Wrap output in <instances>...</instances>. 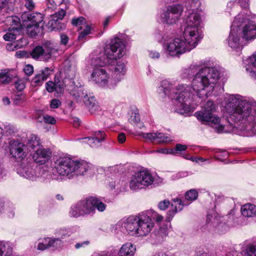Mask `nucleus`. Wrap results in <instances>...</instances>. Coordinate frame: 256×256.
Returning a JSON list of instances; mask_svg holds the SVG:
<instances>
[{
  "label": "nucleus",
  "mask_w": 256,
  "mask_h": 256,
  "mask_svg": "<svg viewBox=\"0 0 256 256\" xmlns=\"http://www.w3.org/2000/svg\"><path fill=\"white\" fill-rule=\"evenodd\" d=\"M44 121L46 124H54L56 122V120L54 117H52L48 115L44 116Z\"/></svg>",
  "instance_id": "nucleus-59"
},
{
  "label": "nucleus",
  "mask_w": 256,
  "mask_h": 256,
  "mask_svg": "<svg viewBox=\"0 0 256 256\" xmlns=\"http://www.w3.org/2000/svg\"><path fill=\"white\" fill-rule=\"evenodd\" d=\"M154 36L158 42H161L162 40H164V42H168V40H166V35L162 31H157L155 33Z\"/></svg>",
  "instance_id": "nucleus-48"
},
{
  "label": "nucleus",
  "mask_w": 256,
  "mask_h": 256,
  "mask_svg": "<svg viewBox=\"0 0 256 256\" xmlns=\"http://www.w3.org/2000/svg\"><path fill=\"white\" fill-rule=\"evenodd\" d=\"M21 32L15 30L13 28H8L6 34L3 36V38L7 42H13L20 36Z\"/></svg>",
  "instance_id": "nucleus-31"
},
{
  "label": "nucleus",
  "mask_w": 256,
  "mask_h": 256,
  "mask_svg": "<svg viewBox=\"0 0 256 256\" xmlns=\"http://www.w3.org/2000/svg\"><path fill=\"white\" fill-rule=\"evenodd\" d=\"M24 147L25 146L24 144L18 142H14L11 145L10 148V155L16 161L20 162L26 157V153L24 151Z\"/></svg>",
  "instance_id": "nucleus-20"
},
{
  "label": "nucleus",
  "mask_w": 256,
  "mask_h": 256,
  "mask_svg": "<svg viewBox=\"0 0 256 256\" xmlns=\"http://www.w3.org/2000/svg\"><path fill=\"white\" fill-rule=\"evenodd\" d=\"M68 122L74 124L76 127L79 126L80 124V120L76 117H70L68 119Z\"/></svg>",
  "instance_id": "nucleus-58"
},
{
  "label": "nucleus",
  "mask_w": 256,
  "mask_h": 256,
  "mask_svg": "<svg viewBox=\"0 0 256 256\" xmlns=\"http://www.w3.org/2000/svg\"><path fill=\"white\" fill-rule=\"evenodd\" d=\"M234 21L238 23V32L246 42H250L256 38V24L254 22L244 18L242 14L236 16Z\"/></svg>",
  "instance_id": "nucleus-11"
},
{
  "label": "nucleus",
  "mask_w": 256,
  "mask_h": 256,
  "mask_svg": "<svg viewBox=\"0 0 256 256\" xmlns=\"http://www.w3.org/2000/svg\"><path fill=\"white\" fill-rule=\"evenodd\" d=\"M90 170V164L85 160H78L65 154V177L68 178L85 176Z\"/></svg>",
  "instance_id": "nucleus-8"
},
{
  "label": "nucleus",
  "mask_w": 256,
  "mask_h": 256,
  "mask_svg": "<svg viewBox=\"0 0 256 256\" xmlns=\"http://www.w3.org/2000/svg\"><path fill=\"white\" fill-rule=\"evenodd\" d=\"M238 23L234 21L230 27V30L229 36L226 40L228 46L234 50L240 51L242 48V45L240 42V36L238 32Z\"/></svg>",
  "instance_id": "nucleus-14"
},
{
  "label": "nucleus",
  "mask_w": 256,
  "mask_h": 256,
  "mask_svg": "<svg viewBox=\"0 0 256 256\" xmlns=\"http://www.w3.org/2000/svg\"><path fill=\"white\" fill-rule=\"evenodd\" d=\"M24 70L27 76H31L34 72V68L32 66L28 64L24 67Z\"/></svg>",
  "instance_id": "nucleus-57"
},
{
  "label": "nucleus",
  "mask_w": 256,
  "mask_h": 256,
  "mask_svg": "<svg viewBox=\"0 0 256 256\" xmlns=\"http://www.w3.org/2000/svg\"><path fill=\"white\" fill-rule=\"evenodd\" d=\"M40 144V138L35 134H31L30 138L28 140V146L34 149L36 146H38Z\"/></svg>",
  "instance_id": "nucleus-39"
},
{
  "label": "nucleus",
  "mask_w": 256,
  "mask_h": 256,
  "mask_svg": "<svg viewBox=\"0 0 256 256\" xmlns=\"http://www.w3.org/2000/svg\"><path fill=\"white\" fill-rule=\"evenodd\" d=\"M138 136L144 139L150 140L152 142L162 143L168 142L172 140L170 136L162 132H140Z\"/></svg>",
  "instance_id": "nucleus-17"
},
{
  "label": "nucleus",
  "mask_w": 256,
  "mask_h": 256,
  "mask_svg": "<svg viewBox=\"0 0 256 256\" xmlns=\"http://www.w3.org/2000/svg\"><path fill=\"white\" fill-rule=\"evenodd\" d=\"M136 248L131 242H126L124 244L118 251L119 256H133L136 252Z\"/></svg>",
  "instance_id": "nucleus-28"
},
{
  "label": "nucleus",
  "mask_w": 256,
  "mask_h": 256,
  "mask_svg": "<svg viewBox=\"0 0 256 256\" xmlns=\"http://www.w3.org/2000/svg\"><path fill=\"white\" fill-rule=\"evenodd\" d=\"M16 88L19 92H21L25 88V84L22 80H18L14 83Z\"/></svg>",
  "instance_id": "nucleus-51"
},
{
  "label": "nucleus",
  "mask_w": 256,
  "mask_h": 256,
  "mask_svg": "<svg viewBox=\"0 0 256 256\" xmlns=\"http://www.w3.org/2000/svg\"><path fill=\"white\" fill-rule=\"evenodd\" d=\"M45 86L48 92H55L57 94H62L64 92V79L62 78L60 73H58L55 75L54 82L49 80Z\"/></svg>",
  "instance_id": "nucleus-16"
},
{
  "label": "nucleus",
  "mask_w": 256,
  "mask_h": 256,
  "mask_svg": "<svg viewBox=\"0 0 256 256\" xmlns=\"http://www.w3.org/2000/svg\"><path fill=\"white\" fill-rule=\"evenodd\" d=\"M129 121L130 122L134 124L138 123V122H140V117L137 110L132 112L131 113Z\"/></svg>",
  "instance_id": "nucleus-45"
},
{
  "label": "nucleus",
  "mask_w": 256,
  "mask_h": 256,
  "mask_svg": "<svg viewBox=\"0 0 256 256\" xmlns=\"http://www.w3.org/2000/svg\"><path fill=\"white\" fill-rule=\"evenodd\" d=\"M12 100L16 104H20L26 100V96L22 93L18 94L14 96Z\"/></svg>",
  "instance_id": "nucleus-43"
},
{
  "label": "nucleus",
  "mask_w": 256,
  "mask_h": 256,
  "mask_svg": "<svg viewBox=\"0 0 256 256\" xmlns=\"http://www.w3.org/2000/svg\"><path fill=\"white\" fill-rule=\"evenodd\" d=\"M234 210L232 209L229 213L222 218L218 213L215 212H212L207 215L206 226L204 228L208 230L210 232H217L222 234L224 232L228 229V226L225 223L222 222V218H228V222L234 220Z\"/></svg>",
  "instance_id": "nucleus-9"
},
{
  "label": "nucleus",
  "mask_w": 256,
  "mask_h": 256,
  "mask_svg": "<svg viewBox=\"0 0 256 256\" xmlns=\"http://www.w3.org/2000/svg\"><path fill=\"white\" fill-rule=\"evenodd\" d=\"M170 202L168 200H164L159 202L158 206L160 210H166L170 206Z\"/></svg>",
  "instance_id": "nucleus-55"
},
{
  "label": "nucleus",
  "mask_w": 256,
  "mask_h": 256,
  "mask_svg": "<svg viewBox=\"0 0 256 256\" xmlns=\"http://www.w3.org/2000/svg\"><path fill=\"white\" fill-rule=\"evenodd\" d=\"M76 71V61L74 56H70L65 60V89L67 91L68 86H70L72 82L74 81L76 84L77 81L80 82L78 80L74 78Z\"/></svg>",
  "instance_id": "nucleus-15"
},
{
  "label": "nucleus",
  "mask_w": 256,
  "mask_h": 256,
  "mask_svg": "<svg viewBox=\"0 0 256 256\" xmlns=\"http://www.w3.org/2000/svg\"><path fill=\"white\" fill-rule=\"evenodd\" d=\"M168 225H164L160 227L157 233L156 234V238L159 242H162L164 237L168 236Z\"/></svg>",
  "instance_id": "nucleus-37"
},
{
  "label": "nucleus",
  "mask_w": 256,
  "mask_h": 256,
  "mask_svg": "<svg viewBox=\"0 0 256 256\" xmlns=\"http://www.w3.org/2000/svg\"><path fill=\"white\" fill-rule=\"evenodd\" d=\"M120 180L115 176L108 177L106 180V184L109 189L112 190L115 188H118Z\"/></svg>",
  "instance_id": "nucleus-35"
},
{
  "label": "nucleus",
  "mask_w": 256,
  "mask_h": 256,
  "mask_svg": "<svg viewBox=\"0 0 256 256\" xmlns=\"http://www.w3.org/2000/svg\"><path fill=\"white\" fill-rule=\"evenodd\" d=\"M188 146L185 144H178L176 145L175 149L173 150L174 153L172 154H181L182 152L186 150Z\"/></svg>",
  "instance_id": "nucleus-47"
},
{
  "label": "nucleus",
  "mask_w": 256,
  "mask_h": 256,
  "mask_svg": "<svg viewBox=\"0 0 256 256\" xmlns=\"http://www.w3.org/2000/svg\"><path fill=\"white\" fill-rule=\"evenodd\" d=\"M10 28L20 32H22L24 28H26L22 19L20 20L18 16H12L10 17Z\"/></svg>",
  "instance_id": "nucleus-30"
},
{
  "label": "nucleus",
  "mask_w": 256,
  "mask_h": 256,
  "mask_svg": "<svg viewBox=\"0 0 256 256\" xmlns=\"http://www.w3.org/2000/svg\"><path fill=\"white\" fill-rule=\"evenodd\" d=\"M148 54L150 58L154 60H158L160 58V54L156 50H148Z\"/></svg>",
  "instance_id": "nucleus-53"
},
{
  "label": "nucleus",
  "mask_w": 256,
  "mask_h": 256,
  "mask_svg": "<svg viewBox=\"0 0 256 256\" xmlns=\"http://www.w3.org/2000/svg\"><path fill=\"white\" fill-rule=\"evenodd\" d=\"M126 134L123 132L120 133L118 136V142L120 144H122L126 141Z\"/></svg>",
  "instance_id": "nucleus-61"
},
{
  "label": "nucleus",
  "mask_w": 256,
  "mask_h": 256,
  "mask_svg": "<svg viewBox=\"0 0 256 256\" xmlns=\"http://www.w3.org/2000/svg\"><path fill=\"white\" fill-rule=\"evenodd\" d=\"M61 104V102L58 99H52L50 102V107L52 108H57Z\"/></svg>",
  "instance_id": "nucleus-56"
},
{
  "label": "nucleus",
  "mask_w": 256,
  "mask_h": 256,
  "mask_svg": "<svg viewBox=\"0 0 256 256\" xmlns=\"http://www.w3.org/2000/svg\"><path fill=\"white\" fill-rule=\"evenodd\" d=\"M156 176L146 170H140L136 172L130 179L129 186L131 190H136L154 186L157 182Z\"/></svg>",
  "instance_id": "nucleus-10"
},
{
  "label": "nucleus",
  "mask_w": 256,
  "mask_h": 256,
  "mask_svg": "<svg viewBox=\"0 0 256 256\" xmlns=\"http://www.w3.org/2000/svg\"><path fill=\"white\" fill-rule=\"evenodd\" d=\"M238 8V5L234 2H230L227 5L226 10L231 15L232 11H236V9Z\"/></svg>",
  "instance_id": "nucleus-52"
},
{
  "label": "nucleus",
  "mask_w": 256,
  "mask_h": 256,
  "mask_svg": "<svg viewBox=\"0 0 256 256\" xmlns=\"http://www.w3.org/2000/svg\"><path fill=\"white\" fill-rule=\"evenodd\" d=\"M30 56L34 60H38L40 56H45L44 48L42 46H35L30 53Z\"/></svg>",
  "instance_id": "nucleus-34"
},
{
  "label": "nucleus",
  "mask_w": 256,
  "mask_h": 256,
  "mask_svg": "<svg viewBox=\"0 0 256 256\" xmlns=\"http://www.w3.org/2000/svg\"><path fill=\"white\" fill-rule=\"evenodd\" d=\"M241 212L244 216L252 218L256 216V206L246 204L241 207Z\"/></svg>",
  "instance_id": "nucleus-29"
},
{
  "label": "nucleus",
  "mask_w": 256,
  "mask_h": 256,
  "mask_svg": "<svg viewBox=\"0 0 256 256\" xmlns=\"http://www.w3.org/2000/svg\"><path fill=\"white\" fill-rule=\"evenodd\" d=\"M152 218L158 222H162L164 218L162 216L160 215L159 214H157L156 212H154L153 213Z\"/></svg>",
  "instance_id": "nucleus-62"
},
{
  "label": "nucleus",
  "mask_w": 256,
  "mask_h": 256,
  "mask_svg": "<svg viewBox=\"0 0 256 256\" xmlns=\"http://www.w3.org/2000/svg\"><path fill=\"white\" fill-rule=\"evenodd\" d=\"M11 81V78L8 76L6 70H2L0 71V82L1 84H6Z\"/></svg>",
  "instance_id": "nucleus-42"
},
{
  "label": "nucleus",
  "mask_w": 256,
  "mask_h": 256,
  "mask_svg": "<svg viewBox=\"0 0 256 256\" xmlns=\"http://www.w3.org/2000/svg\"><path fill=\"white\" fill-rule=\"evenodd\" d=\"M200 2L198 0H189L186 4V7L187 8V10H188V14L187 16L186 19L188 18L190 16H191L192 14H196L200 18V26L201 28V30H202V19L200 16V14H198L196 10L200 7Z\"/></svg>",
  "instance_id": "nucleus-26"
},
{
  "label": "nucleus",
  "mask_w": 256,
  "mask_h": 256,
  "mask_svg": "<svg viewBox=\"0 0 256 256\" xmlns=\"http://www.w3.org/2000/svg\"><path fill=\"white\" fill-rule=\"evenodd\" d=\"M44 46V47L45 56L46 58H50L52 56V54L56 51V50L54 48V44L50 41L46 42Z\"/></svg>",
  "instance_id": "nucleus-36"
},
{
  "label": "nucleus",
  "mask_w": 256,
  "mask_h": 256,
  "mask_svg": "<svg viewBox=\"0 0 256 256\" xmlns=\"http://www.w3.org/2000/svg\"><path fill=\"white\" fill-rule=\"evenodd\" d=\"M202 65H204V64L201 62L200 64L192 63L187 68H182L180 73L181 78L182 80L193 78L201 69V66Z\"/></svg>",
  "instance_id": "nucleus-19"
},
{
  "label": "nucleus",
  "mask_w": 256,
  "mask_h": 256,
  "mask_svg": "<svg viewBox=\"0 0 256 256\" xmlns=\"http://www.w3.org/2000/svg\"><path fill=\"white\" fill-rule=\"evenodd\" d=\"M92 137L96 139L99 140L101 142H104L106 138V133L102 130L96 131L93 132Z\"/></svg>",
  "instance_id": "nucleus-44"
},
{
  "label": "nucleus",
  "mask_w": 256,
  "mask_h": 256,
  "mask_svg": "<svg viewBox=\"0 0 256 256\" xmlns=\"http://www.w3.org/2000/svg\"><path fill=\"white\" fill-rule=\"evenodd\" d=\"M53 69L46 67L38 73L35 75L31 81V84L32 86L36 87L42 84L44 81L52 74Z\"/></svg>",
  "instance_id": "nucleus-23"
},
{
  "label": "nucleus",
  "mask_w": 256,
  "mask_h": 256,
  "mask_svg": "<svg viewBox=\"0 0 256 256\" xmlns=\"http://www.w3.org/2000/svg\"><path fill=\"white\" fill-rule=\"evenodd\" d=\"M51 155L50 148H38L35 151L32 158L36 162L44 164L50 158Z\"/></svg>",
  "instance_id": "nucleus-22"
},
{
  "label": "nucleus",
  "mask_w": 256,
  "mask_h": 256,
  "mask_svg": "<svg viewBox=\"0 0 256 256\" xmlns=\"http://www.w3.org/2000/svg\"><path fill=\"white\" fill-rule=\"evenodd\" d=\"M184 11L182 4H176L166 7L160 15V20L163 24L173 26L178 22Z\"/></svg>",
  "instance_id": "nucleus-13"
},
{
  "label": "nucleus",
  "mask_w": 256,
  "mask_h": 256,
  "mask_svg": "<svg viewBox=\"0 0 256 256\" xmlns=\"http://www.w3.org/2000/svg\"><path fill=\"white\" fill-rule=\"evenodd\" d=\"M26 7L29 10H32L35 8V4L33 0H26Z\"/></svg>",
  "instance_id": "nucleus-60"
},
{
  "label": "nucleus",
  "mask_w": 256,
  "mask_h": 256,
  "mask_svg": "<svg viewBox=\"0 0 256 256\" xmlns=\"http://www.w3.org/2000/svg\"><path fill=\"white\" fill-rule=\"evenodd\" d=\"M21 18L30 36L34 38L42 32L44 26V15L42 14L26 12L22 14Z\"/></svg>",
  "instance_id": "nucleus-7"
},
{
  "label": "nucleus",
  "mask_w": 256,
  "mask_h": 256,
  "mask_svg": "<svg viewBox=\"0 0 256 256\" xmlns=\"http://www.w3.org/2000/svg\"><path fill=\"white\" fill-rule=\"evenodd\" d=\"M88 241H84L82 242L77 243L75 244V248L77 249H78L80 248L84 247L85 245H88L89 244Z\"/></svg>",
  "instance_id": "nucleus-64"
},
{
  "label": "nucleus",
  "mask_w": 256,
  "mask_h": 256,
  "mask_svg": "<svg viewBox=\"0 0 256 256\" xmlns=\"http://www.w3.org/2000/svg\"><path fill=\"white\" fill-rule=\"evenodd\" d=\"M244 67L247 74L256 83V52L245 60Z\"/></svg>",
  "instance_id": "nucleus-24"
},
{
  "label": "nucleus",
  "mask_w": 256,
  "mask_h": 256,
  "mask_svg": "<svg viewBox=\"0 0 256 256\" xmlns=\"http://www.w3.org/2000/svg\"><path fill=\"white\" fill-rule=\"evenodd\" d=\"M51 19L46 24V26L52 30H60L62 29L64 24L60 20H62L64 18V10L62 9L58 12H56L52 15Z\"/></svg>",
  "instance_id": "nucleus-18"
},
{
  "label": "nucleus",
  "mask_w": 256,
  "mask_h": 256,
  "mask_svg": "<svg viewBox=\"0 0 256 256\" xmlns=\"http://www.w3.org/2000/svg\"><path fill=\"white\" fill-rule=\"evenodd\" d=\"M244 256H256V241L247 244L242 250Z\"/></svg>",
  "instance_id": "nucleus-32"
},
{
  "label": "nucleus",
  "mask_w": 256,
  "mask_h": 256,
  "mask_svg": "<svg viewBox=\"0 0 256 256\" xmlns=\"http://www.w3.org/2000/svg\"><path fill=\"white\" fill-rule=\"evenodd\" d=\"M200 20L198 15L192 14L185 21L182 31L183 38H176L163 43L164 48L168 54L173 57H179L198 45L204 36Z\"/></svg>",
  "instance_id": "nucleus-4"
},
{
  "label": "nucleus",
  "mask_w": 256,
  "mask_h": 256,
  "mask_svg": "<svg viewBox=\"0 0 256 256\" xmlns=\"http://www.w3.org/2000/svg\"><path fill=\"white\" fill-rule=\"evenodd\" d=\"M126 71V64L122 61H118L114 68L112 76L113 82H115L116 86L118 83L124 78Z\"/></svg>",
  "instance_id": "nucleus-25"
},
{
  "label": "nucleus",
  "mask_w": 256,
  "mask_h": 256,
  "mask_svg": "<svg viewBox=\"0 0 256 256\" xmlns=\"http://www.w3.org/2000/svg\"><path fill=\"white\" fill-rule=\"evenodd\" d=\"M90 26H86V28L79 34L78 37V40H80L85 38L87 35L90 33Z\"/></svg>",
  "instance_id": "nucleus-49"
},
{
  "label": "nucleus",
  "mask_w": 256,
  "mask_h": 256,
  "mask_svg": "<svg viewBox=\"0 0 256 256\" xmlns=\"http://www.w3.org/2000/svg\"><path fill=\"white\" fill-rule=\"evenodd\" d=\"M92 203L94 209V213L96 208L100 212H104L106 208V205L98 198L92 196Z\"/></svg>",
  "instance_id": "nucleus-33"
},
{
  "label": "nucleus",
  "mask_w": 256,
  "mask_h": 256,
  "mask_svg": "<svg viewBox=\"0 0 256 256\" xmlns=\"http://www.w3.org/2000/svg\"><path fill=\"white\" fill-rule=\"evenodd\" d=\"M151 153L153 152H158V153H161L164 154H172V153H174L173 150L172 149H166V148H159L156 150H153L150 151Z\"/></svg>",
  "instance_id": "nucleus-54"
},
{
  "label": "nucleus",
  "mask_w": 256,
  "mask_h": 256,
  "mask_svg": "<svg viewBox=\"0 0 256 256\" xmlns=\"http://www.w3.org/2000/svg\"><path fill=\"white\" fill-rule=\"evenodd\" d=\"M46 4L49 8L54 9L56 8V4L54 0H46Z\"/></svg>",
  "instance_id": "nucleus-63"
},
{
  "label": "nucleus",
  "mask_w": 256,
  "mask_h": 256,
  "mask_svg": "<svg viewBox=\"0 0 256 256\" xmlns=\"http://www.w3.org/2000/svg\"><path fill=\"white\" fill-rule=\"evenodd\" d=\"M72 23L73 25L76 26H80L82 28V26L86 24V20L83 17H79L72 20Z\"/></svg>",
  "instance_id": "nucleus-46"
},
{
  "label": "nucleus",
  "mask_w": 256,
  "mask_h": 256,
  "mask_svg": "<svg viewBox=\"0 0 256 256\" xmlns=\"http://www.w3.org/2000/svg\"><path fill=\"white\" fill-rule=\"evenodd\" d=\"M62 241L58 238L50 239L49 238L44 239L42 242H40L38 246V249L44 250L50 247H55L60 246L62 244Z\"/></svg>",
  "instance_id": "nucleus-27"
},
{
  "label": "nucleus",
  "mask_w": 256,
  "mask_h": 256,
  "mask_svg": "<svg viewBox=\"0 0 256 256\" xmlns=\"http://www.w3.org/2000/svg\"><path fill=\"white\" fill-rule=\"evenodd\" d=\"M220 72L215 66H204L194 77L191 86L179 84L174 86L168 80L160 82L158 92L162 96H168L174 100L175 112L184 114L190 112V105L195 96H208L218 86Z\"/></svg>",
  "instance_id": "nucleus-2"
},
{
  "label": "nucleus",
  "mask_w": 256,
  "mask_h": 256,
  "mask_svg": "<svg viewBox=\"0 0 256 256\" xmlns=\"http://www.w3.org/2000/svg\"><path fill=\"white\" fill-rule=\"evenodd\" d=\"M94 214V209L92 203V198L81 199L73 204L70 207L68 215L71 218H78Z\"/></svg>",
  "instance_id": "nucleus-12"
},
{
  "label": "nucleus",
  "mask_w": 256,
  "mask_h": 256,
  "mask_svg": "<svg viewBox=\"0 0 256 256\" xmlns=\"http://www.w3.org/2000/svg\"><path fill=\"white\" fill-rule=\"evenodd\" d=\"M222 104L226 124H222L221 118L214 114L217 106L211 100H208L194 116L204 124L215 126L218 133L230 132L236 128V124H243L236 129L238 135L247 137L256 135V100L239 94H226Z\"/></svg>",
  "instance_id": "nucleus-1"
},
{
  "label": "nucleus",
  "mask_w": 256,
  "mask_h": 256,
  "mask_svg": "<svg viewBox=\"0 0 256 256\" xmlns=\"http://www.w3.org/2000/svg\"><path fill=\"white\" fill-rule=\"evenodd\" d=\"M198 195V192L195 190H190L186 192L185 199L186 200L191 202L196 199Z\"/></svg>",
  "instance_id": "nucleus-41"
},
{
  "label": "nucleus",
  "mask_w": 256,
  "mask_h": 256,
  "mask_svg": "<svg viewBox=\"0 0 256 256\" xmlns=\"http://www.w3.org/2000/svg\"><path fill=\"white\" fill-rule=\"evenodd\" d=\"M126 45L117 37L112 38L103 52H94L90 56V64L92 68L90 80L102 88H114L116 86L110 71L105 66L112 64L115 60L120 58L126 53Z\"/></svg>",
  "instance_id": "nucleus-3"
},
{
  "label": "nucleus",
  "mask_w": 256,
  "mask_h": 256,
  "mask_svg": "<svg viewBox=\"0 0 256 256\" xmlns=\"http://www.w3.org/2000/svg\"><path fill=\"white\" fill-rule=\"evenodd\" d=\"M82 140H88V143L92 148H97L102 146V142L92 136L82 138Z\"/></svg>",
  "instance_id": "nucleus-40"
},
{
  "label": "nucleus",
  "mask_w": 256,
  "mask_h": 256,
  "mask_svg": "<svg viewBox=\"0 0 256 256\" xmlns=\"http://www.w3.org/2000/svg\"><path fill=\"white\" fill-rule=\"evenodd\" d=\"M194 162L200 165H202L204 162H206L207 164H210L212 162L210 158H206L202 157L196 156L194 159Z\"/></svg>",
  "instance_id": "nucleus-50"
},
{
  "label": "nucleus",
  "mask_w": 256,
  "mask_h": 256,
  "mask_svg": "<svg viewBox=\"0 0 256 256\" xmlns=\"http://www.w3.org/2000/svg\"><path fill=\"white\" fill-rule=\"evenodd\" d=\"M54 168L59 174L64 176V159L60 158L56 160L54 162Z\"/></svg>",
  "instance_id": "nucleus-38"
},
{
  "label": "nucleus",
  "mask_w": 256,
  "mask_h": 256,
  "mask_svg": "<svg viewBox=\"0 0 256 256\" xmlns=\"http://www.w3.org/2000/svg\"><path fill=\"white\" fill-rule=\"evenodd\" d=\"M190 203L180 198L174 199L171 204L170 209L167 213V220L170 222L178 212L182 210L184 206H188Z\"/></svg>",
  "instance_id": "nucleus-21"
},
{
  "label": "nucleus",
  "mask_w": 256,
  "mask_h": 256,
  "mask_svg": "<svg viewBox=\"0 0 256 256\" xmlns=\"http://www.w3.org/2000/svg\"><path fill=\"white\" fill-rule=\"evenodd\" d=\"M154 226V222L146 213L142 212L138 216H131L120 220L116 224V229L135 236L148 235Z\"/></svg>",
  "instance_id": "nucleus-5"
},
{
  "label": "nucleus",
  "mask_w": 256,
  "mask_h": 256,
  "mask_svg": "<svg viewBox=\"0 0 256 256\" xmlns=\"http://www.w3.org/2000/svg\"><path fill=\"white\" fill-rule=\"evenodd\" d=\"M84 86L82 82L77 81L76 84V82L74 81L68 86L67 92L76 102L82 100L89 112L94 114L98 109V106L93 94L88 92Z\"/></svg>",
  "instance_id": "nucleus-6"
}]
</instances>
